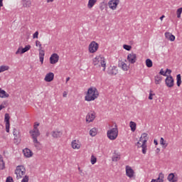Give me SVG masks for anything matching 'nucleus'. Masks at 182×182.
<instances>
[{
  "label": "nucleus",
  "instance_id": "32",
  "mask_svg": "<svg viewBox=\"0 0 182 182\" xmlns=\"http://www.w3.org/2000/svg\"><path fill=\"white\" fill-rule=\"evenodd\" d=\"M0 170H5V161L1 155H0Z\"/></svg>",
  "mask_w": 182,
  "mask_h": 182
},
{
  "label": "nucleus",
  "instance_id": "54",
  "mask_svg": "<svg viewBox=\"0 0 182 182\" xmlns=\"http://www.w3.org/2000/svg\"><path fill=\"white\" fill-rule=\"evenodd\" d=\"M164 18H166V16L162 15V16L160 17V21H163V19H164Z\"/></svg>",
  "mask_w": 182,
  "mask_h": 182
},
{
  "label": "nucleus",
  "instance_id": "5",
  "mask_svg": "<svg viewBox=\"0 0 182 182\" xmlns=\"http://www.w3.org/2000/svg\"><path fill=\"white\" fill-rule=\"evenodd\" d=\"M107 137L111 141H114L119 137V127L117 124L111 126L107 131Z\"/></svg>",
  "mask_w": 182,
  "mask_h": 182
},
{
  "label": "nucleus",
  "instance_id": "58",
  "mask_svg": "<svg viewBox=\"0 0 182 182\" xmlns=\"http://www.w3.org/2000/svg\"><path fill=\"white\" fill-rule=\"evenodd\" d=\"M78 171L80 172V173H82V169H80V168H78Z\"/></svg>",
  "mask_w": 182,
  "mask_h": 182
},
{
  "label": "nucleus",
  "instance_id": "49",
  "mask_svg": "<svg viewBox=\"0 0 182 182\" xmlns=\"http://www.w3.org/2000/svg\"><path fill=\"white\" fill-rule=\"evenodd\" d=\"M13 134L14 136H19V132H18V130H16V129H14L13 131Z\"/></svg>",
  "mask_w": 182,
  "mask_h": 182
},
{
  "label": "nucleus",
  "instance_id": "18",
  "mask_svg": "<svg viewBox=\"0 0 182 182\" xmlns=\"http://www.w3.org/2000/svg\"><path fill=\"white\" fill-rule=\"evenodd\" d=\"M55 79V74L53 73H48L44 77V81L47 82H53Z\"/></svg>",
  "mask_w": 182,
  "mask_h": 182
},
{
  "label": "nucleus",
  "instance_id": "51",
  "mask_svg": "<svg viewBox=\"0 0 182 182\" xmlns=\"http://www.w3.org/2000/svg\"><path fill=\"white\" fill-rule=\"evenodd\" d=\"M159 73H160V75H161L162 76H167V75H166V72H164V70L163 69H161Z\"/></svg>",
  "mask_w": 182,
  "mask_h": 182
},
{
  "label": "nucleus",
  "instance_id": "40",
  "mask_svg": "<svg viewBox=\"0 0 182 182\" xmlns=\"http://www.w3.org/2000/svg\"><path fill=\"white\" fill-rule=\"evenodd\" d=\"M23 53H23V49L22 47H19L16 52V55H23Z\"/></svg>",
  "mask_w": 182,
  "mask_h": 182
},
{
  "label": "nucleus",
  "instance_id": "30",
  "mask_svg": "<svg viewBox=\"0 0 182 182\" xmlns=\"http://www.w3.org/2000/svg\"><path fill=\"white\" fill-rule=\"evenodd\" d=\"M129 127L131 129V131L132 132H136V129H137V124H136V122L131 121L129 122Z\"/></svg>",
  "mask_w": 182,
  "mask_h": 182
},
{
  "label": "nucleus",
  "instance_id": "28",
  "mask_svg": "<svg viewBox=\"0 0 182 182\" xmlns=\"http://www.w3.org/2000/svg\"><path fill=\"white\" fill-rule=\"evenodd\" d=\"M39 59H40V62L41 63V65H43V60L45 59V50H40V51H39Z\"/></svg>",
  "mask_w": 182,
  "mask_h": 182
},
{
  "label": "nucleus",
  "instance_id": "36",
  "mask_svg": "<svg viewBox=\"0 0 182 182\" xmlns=\"http://www.w3.org/2000/svg\"><path fill=\"white\" fill-rule=\"evenodd\" d=\"M176 85L180 87L181 85V75L178 74L176 76Z\"/></svg>",
  "mask_w": 182,
  "mask_h": 182
},
{
  "label": "nucleus",
  "instance_id": "10",
  "mask_svg": "<svg viewBox=\"0 0 182 182\" xmlns=\"http://www.w3.org/2000/svg\"><path fill=\"white\" fill-rule=\"evenodd\" d=\"M96 119V112L95 111H90L85 117L87 123H92Z\"/></svg>",
  "mask_w": 182,
  "mask_h": 182
},
{
  "label": "nucleus",
  "instance_id": "15",
  "mask_svg": "<svg viewBox=\"0 0 182 182\" xmlns=\"http://www.w3.org/2000/svg\"><path fill=\"white\" fill-rule=\"evenodd\" d=\"M10 119L11 117L9 116V114L6 113L4 115V122L6 123V132L7 133H9V128L11 127V124L9 122Z\"/></svg>",
  "mask_w": 182,
  "mask_h": 182
},
{
  "label": "nucleus",
  "instance_id": "57",
  "mask_svg": "<svg viewBox=\"0 0 182 182\" xmlns=\"http://www.w3.org/2000/svg\"><path fill=\"white\" fill-rule=\"evenodd\" d=\"M70 80V77H67V78H66V83H68V82H69Z\"/></svg>",
  "mask_w": 182,
  "mask_h": 182
},
{
  "label": "nucleus",
  "instance_id": "47",
  "mask_svg": "<svg viewBox=\"0 0 182 182\" xmlns=\"http://www.w3.org/2000/svg\"><path fill=\"white\" fill-rule=\"evenodd\" d=\"M123 48L125 49V50H132V47H131V46L124 44V45L123 46Z\"/></svg>",
  "mask_w": 182,
  "mask_h": 182
},
{
  "label": "nucleus",
  "instance_id": "46",
  "mask_svg": "<svg viewBox=\"0 0 182 182\" xmlns=\"http://www.w3.org/2000/svg\"><path fill=\"white\" fill-rule=\"evenodd\" d=\"M38 36H39V32L38 31H36L33 34V39H38Z\"/></svg>",
  "mask_w": 182,
  "mask_h": 182
},
{
  "label": "nucleus",
  "instance_id": "42",
  "mask_svg": "<svg viewBox=\"0 0 182 182\" xmlns=\"http://www.w3.org/2000/svg\"><path fill=\"white\" fill-rule=\"evenodd\" d=\"M8 105V102L6 101H4L1 105H0V112L2 110V109H5L6 106Z\"/></svg>",
  "mask_w": 182,
  "mask_h": 182
},
{
  "label": "nucleus",
  "instance_id": "31",
  "mask_svg": "<svg viewBox=\"0 0 182 182\" xmlns=\"http://www.w3.org/2000/svg\"><path fill=\"white\" fill-rule=\"evenodd\" d=\"M107 2H106L105 0L102 1L100 4V11H105V8L107 6Z\"/></svg>",
  "mask_w": 182,
  "mask_h": 182
},
{
  "label": "nucleus",
  "instance_id": "29",
  "mask_svg": "<svg viewBox=\"0 0 182 182\" xmlns=\"http://www.w3.org/2000/svg\"><path fill=\"white\" fill-rule=\"evenodd\" d=\"M161 80H163V77L160 75H156L154 77V82L155 84L156 85H160V83H161Z\"/></svg>",
  "mask_w": 182,
  "mask_h": 182
},
{
  "label": "nucleus",
  "instance_id": "20",
  "mask_svg": "<svg viewBox=\"0 0 182 182\" xmlns=\"http://www.w3.org/2000/svg\"><path fill=\"white\" fill-rule=\"evenodd\" d=\"M23 156H26L27 159H31V157L33 156V152L28 148H25L24 149H23Z\"/></svg>",
  "mask_w": 182,
  "mask_h": 182
},
{
  "label": "nucleus",
  "instance_id": "48",
  "mask_svg": "<svg viewBox=\"0 0 182 182\" xmlns=\"http://www.w3.org/2000/svg\"><path fill=\"white\" fill-rule=\"evenodd\" d=\"M28 181H29V176H24L23 179L21 180V182H28Z\"/></svg>",
  "mask_w": 182,
  "mask_h": 182
},
{
  "label": "nucleus",
  "instance_id": "1",
  "mask_svg": "<svg viewBox=\"0 0 182 182\" xmlns=\"http://www.w3.org/2000/svg\"><path fill=\"white\" fill-rule=\"evenodd\" d=\"M100 93L96 87H90L85 92V102H95L99 99Z\"/></svg>",
  "mask_w": 182,
  "mask_h": 182
},
{
  "label": "nucleus",
  "instance_id": "43",
  "mask_svg": "<svg viewBox=\"0 0 182 182\" xmlns=\"http://www.w3.org/2000/svg\"><path fill=\"white\" fill-rule=\"evenodd\" d=\"M181 14H182V7L178 9L176 11L177 18H181Z\"/></svg>",
  "mask_w": 182,
  "mask_h": 182
},
{
  "label": "nucleus",
  "instance_id": "37",
  "mask_svg": "<svg viewBox=\"0 0 182 182\" xmlns=\"http://www.w3.org/2000/svg\"><path fill=\"white\" fill-rule=\"evenodd\" d=\"M146 66L147 68H152L153 67V61L150 60L149 58L146 60Z\"/></svg>",
  "mask_w": 182,
  "mask_h": 182
},
{
  "label": "nucleus",
  "instance_id": "2",
  "mask_svg": "<svg viewBox=\"0 0 182 182\" xmlns=\"http://www.w3.org/2000/svg\"><path fill=\"white\" fill-rule=\"evenodd\" d=\"M147 141H149V134L147 133H142L139 141L136 144L138 149H141L143 154L147 153Z\"/></svg>",
  "mask_w": 182,
  "mask_h": 182
},
{
  "label": "nucleus",
  "instance_id": "27",
  "mask_svg": "<svg viewBox=\"0 0 182 182\" xmlns=\"http://www.w3.org/2000/svg\"><path fill=\"white\" fill-rule=\"evenodd\" d=\"M23 8H31L32 6V1L31 0H23Z\"/></svg>",
  "mask_w": 182,
  "mask_h": 182
},
{
  "label": "nucleus",
  "instance_id": "22",
  "mask_svg": "<svg viewBox=\"0 0 182 182\" xmlns=\"http://www.w3.org/2000/svg\"><path fill=\"white\" fill-rule=\"evenodd\" d=\"M165 38L168 39V41H171V42H174V41H176V36L170 32L165 33Z\"/></svg>",
  "mask_w": 182,
  "mask_h": 182
},
{
  "label": "nucleus",
  "instance_id": "33",
  "mask_svg": "<svg viewBox=\"0 0 182 182\" xmlns=\"http://www.w3.org/2000/svg\"><path fill=\"white\" fill-rule=\"evenodd\" d=\"M97 134V129L96 128H92L90 130V136L95 137Z\"/></svg>",
  "mask_w": 182,
  "mask_h": 182
},
{
  "label": "nucleus",
  "instance_id": "23",
  "mask_svg": "<svg viewBox=\"0 0 182 182\" xmlns=\"http://www.w3.org/2000/svg\"><path fill=\"white\" fill-rule=\"evenodd\" d=\"M151 182H164V173H160L156 179H152Z\"/></svg>",
  "mask_w": 182,
  "mask_h": 182
},
{
  "label": "nucleus",
  "instance_id": "9",
  "mask_svg": "<svg viewBox=\"0 0 182 182\" xmlns=\"http://www.w3.org/2000/svg\"><path fill=\"white\" fill-rule=\"evenodd\" d=\"M119 4L120 0H109L107 3L108 7L111 9V11H116Z\"/></svg>",
  "mask_w": 182,
  "mask_h": 182
},
{
  "label": "nucleus",
  "instance_id": "38",
  "mask_svg": "<svg viewBox=\"0 0 182 182\" xmlns=\"http://www.w3.org/2000/svg\"><path fill=\"white\" fill-rule=\"evenodd\" d=\"M90 163L92 165L96 164V163H97V158H96V156H95L94 155H92L90 159Z\"/></svg>",
  "mask_w": 182,
  "mask_h": 182
},
{
  "label": "nucleus",
  "instance_id": "6",
  "mask_svg": "<svg viewBox=\"0 0 182 182\" xmlns=\"http://www.w3.org/2000/svg\"><path fill=\"white\" fill-rule=\"evenodd\" d=\"M15 174L17 180H21L26 174V168L23 166H18L15 170Z\"/></svg>",
  "mask_w": 182,
  "mask_h": 182
},
{
  "label": "nucleus",
  "instance_id": "16",
  "mask_svg": "<svg viewBox=\"0 0 182 182\" xmlns=\"http://www.w3.org/2000/svg\"><path fill=\"white\" fill-rule=\"evenodd\" d=\"M108 75H110V76H116L117 73H119V70H117V67L116 66H111L107 70Z\"/></svg>",
  "mask_w": 182,
  "mask_h": 182
},
{
  "label": "nucleus",
  "instance_id": "56",
  "mask_svg": "<svg viewBox=\"0 0 182 182\" xmlns=\"http://www.w3.org/2000/svg\"><path fill=\"white\" fill-rule=\"evenodd\" d=\"M53 1H55V0H47V4H50V3L53 2Z\"/></svg>",
  "mask_w": 182,
  "mask_h": 182
},
{
  "label": "nucleus",
  "instance_id": "55",
  "mask_svg": "<svg viewBox=\"0 0 182 182\" xmlns=\"http://www.w3.org/2000/svg\"><path fill=\"white\" fill-rule=\"evenodd\" d=\"M154 143L155 146H157V144H159V142L157 141V140H154Z\"/></svg>",
  "mask_w": 182,
  "mask_h": 182
},
{
  "label": "nucleus",
  "instance_id": "21",
  "mask_svg": "<svg viewBox=\"0 0 182 182\" xmlns=\"http://www.w3.org/2000/svg\"><path fill=\"white\" fill-rule=\"evenodd\" d=\"M118 66L119 68L122 69L124 72H127V70H129V69L130 68V67L127 65L126 63H124V61H119Z\"/></svg>",
  "mask_w": 182,
  "mask_h": 182
},
{
  "label": "nucleus",
  "instance_id": "41",
  "mask_svg": "<svg viewBox=\"0 0 182 182\" xmlns=\"http://www.w3.org/2000/svg\"><path fill=\"white\" fill-rule=\"evenodd\" d=\"M14 143H16V144H19V143H21V136H14Z\"/></svg>",
  "mask_w": 182,
  "mask_h": 182
},
{
  "label": "nucleus",
  "instance_id": "19",
  "mask_svg": "<svg viewBox=\"0 0 182 182\" xmlns=\"http://www.w3.org/2000/svg\"><path fill=\"white\" fill-rule=\"evenodd\" d=\"M167 180L169 182H178V176H177V174H174L173 173H171L168 174Z\"/></svg>",
  "mask_w": 182,
  "mask_h": 182
},
{
  "label": "nucleus",
  "instance_id": "14",
  "mask_svg": "<svg viewBox=\"0 0 182 182\" xmlns=\"http://www.w3.org/2000/svg\"><path fill=\"white\" fill-rule=\"evenodd\" d=\"M63 134V132L59 129L51 132V136L53 137V139H59L60 137H62Z\"/></svg>",
  "mask_w": 182,
  "mask_h": 182
},
{
  "label": "nucleus",
  "instance_id": "24",
  "mask_svg": "<svg viewBox=\"0 0 182 182\" xmlns=\"http://www.w3.org/2000/svg\"><path fill=\"white\" fill-rule=\"evenodd\" d=\"M97 4V0H88L87 8L88 9H92Z\"/></svg>",
  "mask_w": 182,
  "mask_h": 182
},
{
  "label": "nucleus",
  "instance_id": "39",
  "mask_svg": "<svg viewBox=\"0 0 182 182\" xmlns=\"http://www.w3.org/2000/svg\"><path fill=\"white\" fill-rule=\"evenodd\" d=\"M154 96H156V94L154 93V92H153V90H150L149 91V100H153V99H154Z\"/></svg>",
  "mask_w": 182,
  "mask_h": 182
},
{
  "label": "nucleus",
  "instance_id": "4",
  "mask_svg": "<svg viewBox=\"0 0 182 182\" xmlns=\"http://www.w3.org/2000/svg\"><path fill=\"white\" fill-rule=\"evenodd\" d=\"M92 65L95 68H102L103 72H105L107 65L106 58L102 55H97L92 59Z\"/></svg>",
  "mask_w": 182,
  "mask_h": 182
},
{
  "label": "nucleus",
  "instance_id": "34",
  "mask_svg": "<svg viewBox=\"0 0 182 182\" xmlns=\"http://www.w3.org/2000/svg\"><path fill=\"white\" fill-rule=\"evenodd\" d=\"M112 161H119L120 160V154H114L112 158Z\"/></svg>",
  "mask_w": 182,
  "mask_h": 182
},
{
  "label": "nucleus",
  "instance_id": "26",
  "mask_svg": "<svg viewBox=\"0 0 182 182\" xmlns=\"http://www.w3.org/2000/svg\"><path fill=\"white\" fill-rule=\"evenodd\" d=\"M0 97L1 99H7L9 97V95L6 91L4 90L2 88H0Z\"/></svg>",
  "mask_w": 182,
  "mask_h": 182
},
{
  "label": "nucleus",
  "instance_id": "3",
  "mask_svg": "<svg viewBox=\"0 0 182 182\" xmlns=\"http://www.w3.org/2000/svg\"><path fill=\"white\" fill-rule=\"evenodd\" d=\"M38 127H39V123L36 122L33 125V129L29 132L31 137L33 139L35 147H39V145L41 144L38 141V137L41 136V132H39V129H38Z\"/></svg>",
  "mask_w": 182,
  "mask_h": 182
},
{
  "label": "nucleus",
  "instance_id": "13",
  "mask_svg": "<svg viewBox=\"0 0 182 182\" xmlns=\"http://www.w3.org/2000/svg\"><path fill=\"white\" fill-rule=\"evenodd\" d=\"M50 65H56L59 62V55L56 53H53L50 57Z\"/></svg>",
  "mask_w": 182,
  "mask_h": 182
},
{
  "label": "nucleus",
  "instance_id": "7",
  "mask_svg": "<svg viewBox=\"0 0 182 182\" xmlns=\"http://www.w3.org/2000/svg\"><path fill=\"white\" fill-rule=\"evenodd\" d=\"M125 174L130 180H134L136 178V172L132 166L127 165L125 167Z\"/></svg>",
  "mask_w": 182,
  "mask_h": 182
},
{
  "label": "nucleus",
  "instance_id": "53",
  "mask_svg": "<svg viewBox=\"0 0 182 182\" xmlns=\"http://www.w3.org/2000/svg\"><path fill=\"white\" fill-rule=\"evenodd\" d=\"M63 97H68V92L64 91L63 93Z\"/></svg>",
  "mask_w": 182,
  "mask_h": 182
},
{
  "label": "nucleus",
  "instance_id": "25",
  "mask_svg": "<svg viewBox=\"0 0 182 182\" xmlns=\"http://www.w3.org/2000/svg\"><path fill=\"white\" fill-rule=\"evenodd\" d=\"M159 144H161L162 149H167V147H168V142H167L163 137H161Z\"/></svg>",
  "mask_w": 182,
  "mask_h": 182
},
{
  "label": "nucleus",
  "instance_id": "52",
  "mask_svg": "<svg viewBox=\"0 0 182 182\" xmlns=\"http://www.w3.org/2000/svg\"><path fill=\"white\" fill-rule=\"evenodd\" d=\"M165 73H166V75H171V70L167 68Z\"/></svg>",
  "mask_w": 182,
  "mask_h": 182
},
{
  "label": "nucleus",
  "instance_id": "12",
  "mask_svg": "<svg viewBox=\"0 0 182 182\" xmlns=\"http://www.w3.org/2000/svg\"><path fill=\"white\" fill-rule=\"evenodd\" d=\"M127 60L129 62V63L133 65L134 64L135 62L137 61V55L134 53H129Z\"/></svg>",
  "mask_w": 182,
  "mask_h": 182
},
{
  "label": "nucleus",
  "instance_id": "50",
  "mask_svg": "<svg viewBox=\"0 0 182 182\" xmlns=\"http://www.w3.org/2000/svg\"><path fill=\"white\" fill-rule=\"evenodd\" d=\"M6 182H14V178L11 176L6 178Z\"/></svg>",
  "mask_w": 182,
  "mask_h": 182
},
{
  "label": "nucleus",
  "instance_id": "17",
  "mask_svg": "<svg viewBox=\"0 0 182 182\" xmlns=\"http://www.w3.org/2000/svg\"><path fill=\"white\" fill-rule=\"evenodd\" d=\"M165 83L168 87H173L174 86V79L171 75L168 76L165 80Z\"/></svg>",
  "mask_w": 182,
  "mask_h": 182
},
{
  "label": "nucleus",
  "instance_id": "45",
  "mask_svg": "<svg viewBox=\"0 0 182 182\" xmlns=\"http://www.w3.org/2000/svg\"><path fill=\"white\" fill-rule=\"evenodd\" d=\"M36 46L38 48H40L39 50H42V44L41 43V41H36Z\"/></svg>",
  "mask_w": 182,
  "mask_h": 182
},
{
  "label": "nucleus",
  "instance_id": "44",
  "mask_svg": "<svg viewBox=\"0 0 182 182\" xmlns=\"http://www.w3.org/2000/svg\"><path fill=\"white\" fill-rule=\"evenodd\" d=\"M31 45H27L25 46V48H23V52L26 53V52H28V50H31Z\"/></svg>",
  "mask_w": 182,
  "mask_h": 182
},
{
  "label": "nucleus",
  "instance_id": "8",
  "mask_svg": "<svg viewBox=\"0 0 182 182\" xmlns=\"http://www.w3.org/2000/svg\"><path fill=\"white\" fill-rule=\"evenodd\" d=\"M99 50V43L96 41H92L88 46L89 53H96Z\"/></svg>",
  "mask_w": 182,
  "mask_h": 182
},
{
  "label": "nucleus",
  "instance_id": "59",
  "mask_svg": "<svg viewBox=\"0 0 182 182\" xmlns=\"http://www.w3.org/2000/svg\"><path fill=\"white\" fill-rule=\"evenodd\" d=\"M156 150H157L158 151H160V149H159V148H157Z\"/></svg>",
  "mask_w": 182,
  "mask_h": 182
},
{
  "label": "nucleus",
  "instance_id": "11",
  "mask_svg": "<svg viewBox=\"0 0 182 182\" xmlns=\"http://www.w3.org/2000/svg\"><path fill=\"white\" fill-rule=\"evenodd\" d=\"M70 146L73 150H80L82 149V142L79 139H73Z\"/></svg>",
  "mask_w": 182,
  "mask_h": 182
},
{
  "label": "nucleus",
  "instance_id": "35",
  "mask_svg": "<svg viewBox=\"0 0 182 182\" xmlns=\"http://www.w3.org/2000/svg\"><path fill=\"white\" fill-rule=\"evenodd\" d=\"M6 70H9V65H1V66H0V73H2V72H6Z\"/></svg>",
  "mask_w": 182,
  "mask_h": 182
}]
</instances>
